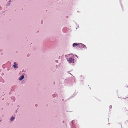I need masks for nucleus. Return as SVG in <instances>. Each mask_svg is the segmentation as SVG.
I'll return each mask as SVG.
<instances>
[{
    "label": "nucleus",
    "mask_w": 128,
    "mask_h": 128,
    "mask_svg": "<svg viewBox=\"0 0 128 128\" xmlns=\"http://www.w3.org/2000/svg\"><path fill=\"white\" fill-rule=\"evenodd\" d=\"M68 61L70 63H74V57L70 58H67Z\"/></svg>",
    "instance_id": "nucleus-1"
},
{
    "label": "nucleus",
    "mask_w": 128,
    "mask_h": 128,
    "mask_svg": "<svg viewBox=\"0 0 128 128\" xmlns=\"http://www.w3.org/2000/svg\"><path fill=\"white\" fill-rule=\"evenodd\" d=\"M79 46L82 47L84 48V47H85L86 48V47L85 45L81 44H79Z\"/></svg>",
    "instance_id": "nucleus-2"
},
{
    "label": "nucleus",
    "mask_w": 128,
    "mask_h": 128,
    "mask_svg": "<svg viewBox=\"0 0 128 128\" xmlns=\"http://www.w3.org/2000/svg\"><path fill=\"white\" fill-rule=\"evenodd\" d=\"M13 66L15 68H18L17 65L16 64V62H14V65Z\"/></svg>",
    "instance_id": "nucleus-3"
},
{
    "label": "nucleus",
    "mask_w": 128,
    "mask_h": 128,
    "mask_svg": "<svg viewBox=\"0 0 128 128\" xmlns=\"http://www.w3.org/2000/svg\"><path fill=\"white\" fill-rule=\"evenodd\" d=\"M79 44H76V43H74L73 44V47H75L77 46H79Z\"/></svg>",
    "instance_id": "nucleus-4"
},
{
    "label": "nucleus",
    "mask_w": 128,
    "mask_h": 128,
    "mask_svg": "<svg viewBox=\"0 0 128 128\" xmlns=\"http://www.w3.org/2000/svg\"><path fill=\"white\" fill-rule=\"evenodd\" d=\"M24 78V76L23 75L22 76L20 77L19 78V80H22Z\"/></svg>",
    "instance_id": "nucleus-5"
},
{
    "label": "nucleus",
    "mask_w": 128,
    "mask_h": 128,
    "mask_svg": "<svg viewBox=\"0 0 128 128\" xmlns=\"http://www.w3.org/2000/svg\"><path fill=\"white\" fill-rule=\"evenodd\" d=\"M14 119V118L13 116H12L10 119L11 121L13 120Z\"/></svg>",
    "instance_id": "nucleus-6"
},
{
    "label": "nucleus",
    "mask_w": 128,
    "mask_h": 128,
    "mask_svg": "<svg viewBox=\"0 0 128 128\" xmlns=\"http://www.w3.org/2000/svg\"><path fill=\"white\" fill-rule=\"evenodd\" d=\"M110 108H112V106H110Z\"/></svg>",
    "instance_id": "nucleus-7"
},
{
    "label": "nucleus",
    "mask_w": 128,
    "mask_h": 128,
    "mask_svg": "<svg viewBox=\"0 0 128 128\" xmlns=\"http://www.w3.org/2000/svg\"><path fill=\"white\" fill-rule=\"evenodd\" d=\"M35 106H36L37 105H35Z\"/></svg>",
    "instance_id": "nucleus-8"
},
{
    "label": "nucleus",
    "mask_w": 128,
    "mask_h": 128,
    "mask_svg": "<svg viewBox=\"0 0 128 128\" xmlns=\"http://www.w3.org/2000/svg\"><path fill=\"white\" fill-rule=\"evenodd\" d=\"M35 106H36L37 105H35Z\"/></svg>",
    "instance_id": "nucleus-9"
},
{
    "label": "nucleus",
    "mask_w": 128,
    "mask_h": 128,
    "mask_svg": "<svg viewBox=\"0 0 128 128\" xmlns=\"http://www.w3.org/2000/svg\"><path fill=\"white\" fill-rule=\"evenodd\" d=\"M64 121H63V123H64Z\"/></svg>",
    "instance_id": "nucleus-10"
},
{
    "label": "nucleus",
    "mask_w": 128,
    "mask_h": 128,
    "mask_svg": "<svg viewBox=\"0 0 128 128\" xmlns=\"http://www.w3.org/2000/svg\"><path fill=\"white\" fill-rule=\"evenodd\" d=\"M64 121H63V123H64Z\"/></svg>",
    "instance_id": "nucleus-11"
}]
</instances>
